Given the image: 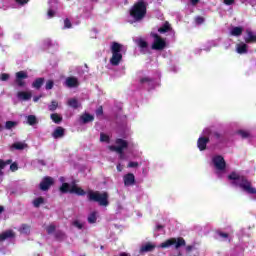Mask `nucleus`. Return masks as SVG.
<instances>
[{
  "mask_svg": "<svg viewBox=\"0 0 256 256\" xmlns=\"http://www.w3.org/2000/svg\"><path fill=\"white\" fill-rule=\"evenodd\" d=\"M116 145L109 146L110 151H115L119 155V159L124 161L125 159V149L128 150V153L133 157V159H139L142 155V152L139 150V145L133 140L127 141L121 138L116 139Z\"/></svg>",
  "mask_w": 256,
  "mask_h": 256,
  "instance_id": "obj_1",
  "label": "nucleus"
},
{
  "mask_svg": "<svg viewBox=\"0 0 256 256\" xmlns=\"http://www.w3.org/2000/svg\"><path fill=\"white\" fill-rule=\"evenodd\" d=\"M228 180L233 187L241 189V191L250 195L251 199H256V188L253 187V184H251L247 178L239 175L237 172H232L228 175Z\"/></svg>",
  "mask_w": 256,
  "mask_h": 256,
  "instance_id": "obj_2",
  "label": "nucleus"
},
{
  "mask_svg": "<svg viewBox=\"0 0 256 256\" xmlns=\"http://www.w3.org/2000/svg\"><path fill=\"white\" fill-rule=\"evenodd\" d=\"M147 13V4L145 1L140 0L130 10V15L128 17V23H137L145 17Z\"/></svg>",
  "mask_w": 256,
  "mask_h": 256,
  "instance_id": "obj_3",
  "label": "nucleus"
},
{
  "mask_svg": "<svg viewBox=\"0 0 256 256\" xmlns=\"http://www.w3.org/2000/svg\"><path fill=\"white\" fill-rule=\"evenodd\" d=\"M211 167L214 169L215 174L220 179L227 175V164L225 162V158L221 155H214L212 156Z\"/></svg>",
  "mask_w": 256,
  "mask_h": 256,
  "instance_id": "obj_4",
  "label": "nucleus"
},
{
  "mask_svg": "<svg viewBox=\"0 0 256 256\" xmlns=\"http://www.w3.org/2000/svg\"><path fill=\"white\" fill-rule=\"evenodd\" d=\"M110 50L112 53L110 64L113 65V67H117V65H119V63H121L123 60V54L121 52L125 51V46L117 42H112Z\"/></svg>",
  "mask_w": 256,
  "mask_h": 256,
  "instance_id": "obj_5",
  "label": "nucleus"
},
{
  "mask_svg": "<svg viewBox=\"0 0 256 256\" xmlns=\"http://www.w3.org/2000/svg\"><path fill=\"white\" fill-rule=\"evenodd\" d=\"M88 199L89 201H95L101 207H107L109 205V195L107 192L89 191Z\"/></svg>",
  "mask_w": 256,
  "mask_h": 256,
  "instance_id": "obj_6",
  "label": "nucleus"
},
{
  "mask_svg": "<svg viewBox=\"0 0 256 256\" xmlns=\"http://www.w3.org/2000/svg\"><path fill=\"white\" fill-rule=\"evenodd\" d=\"M150 47L153 51H163L167 47V40L161 38L159 34L151 32L150 34Z\"/></svg>",
  "mask_w": 256,
  "mask_h": 256,
  "instance_id": "obj_7",
  "label": "nucleus"
},
{
  "mask_svg": "<svg viewBox=\"0 0 256 256\" xmlns=\"http://www.w3.org/2000/svg\"><path fill=\"white\" fill-rule=\"evenodd\" d=\"M60 183H62V186L60 187L61 193H74L75 195H85V190H83L81 187H79L77 184H69L65 183V178L60 177Z\"/></svg>",
  "mask_w": 256,
  "mask_h": 256,
  "instance_id": "obj_8",
  "label": "nucleus"
},
{
  "mask_svg": "<svg viewBox=\"0 0 256 256\" xmlns=\"http://www.w3.org/2000/svg\"><path fill=\"white\" fill-rule=\"evenodd\" d=\"M140 83L145 89L151 91L152 89H155V87L161 85V74L158 73L156 77L144 76L140 79Z\"/></svg>",
  "mask_w": 256,
  "mask_h": 256,
  "instance_id": "obj_9",
  "label": "nucleus"
},
{
  "mask_svg": "<svg viewBox=\"0 0 256 256\" xmlns=\"http://www.w3.org/2000/svg\"><path fill=\"white\" fill-rule=\"evenodd\" d=\"M185 240L183 238H170L164 242H162L158 249H169V247H175V249H179V247H184Z\"/></svg>",
  "mask_w": 256,
  "mask_h": 256,
  "instance_id": "obj_10",
  "label": "nucleus"
},
{
  "mask_svg": "<svg viewBox=\"0 0 256 256\" xmlns=\"http://www.w3.org/2000/svg\"><path fill=\"white\" fill-rule=\"evenodd\" d=\"M209 135H211V129L205 128L197 141V147L199 151H205L207 149V143H209Z\"/></svg>",
  "mask_w": 256,
  "mask_h": 256,
  "instance_id": "obj_11",
  "label": "nucleus"
},
{
  "mask_svg": "<svg viewBox=\"0 0 256 256\" xmlns=\"http://www.w3.org/2000/svg\"><path fill=\"white\" fill-rule=\"evenodd\" d=\"M57 9H59V4L55 0H50L47 13L48 19H53L57 15Z\"/></svg>",
  "mask_w": 256,
  "mask_h": 256,
  "instance_id": "obj_12",
  "label": "nucleus"
},
{
  "mask_svg": "<svg viewBox=\"0 0 256 256\" xmlns=\"http://www.w3.org/2000/svg\"><path fill=\"white\" fill-rule=\"evenodd\" d=\"M27 77H29L27 75V72L25 71L17 72L16 80H15L16 85H18V87H25V79H27Z\"/></svg>",
  "mask_w": 256,
  "mask_h": 256,
  "instance_id": "obj_13",
  "label": "nucleus"
},
{
  "mask_svg": "<svg viewBox=\"0 0 256 256\" xmlns=\"http://www.w3.org/2000/svg\"><path fill=\"white\" fill-rule=\"evenodd\" d=\"M158 33H169L171 37H175V31H173L169 22L164 23L163 26L158 29Z\"/></svg>",
  "mask_w": 256,
  "mask_h": 256,
  "instance_id": "obj_14",
  "label": "nucleus"
},
{
  "mask_svg": "<svg viewBox=\"0 0 256 256\" xmlns=\"http://www.w3.org/2000/svg\"><path fill=\"white\" fill-rule=\"evenodd\" d=\"M53 185V178L45 177L40 183L41 191H47Z\"/></svg>",
  "mask_w": 256,
  "mask_h": 256,
  "instance_id": "obj_15",
  "label": "nucleus"
},
{
  "mask_svg": "<svg viewBox=\"0 0 256 256\" xmlns=\"http://www.w3.org/2000/svg\"><path fill=\"white\" fill-rule=\"evenodd\" d=\"M124 185L126 187H131V185H135V175L133 173H128L124 175Z\"/></svg>",
  "mask_w": 256,
  "mask_h": 256,
  "instance_id": "obj_16",
  "label": "nucleus"
},
{
  "mask_svg": "<svg viewBox=\"0 0 256 256\" xmlns=\"http://www.w3.org/2000/svg\"><path fill=\"white\" fill-rule=\"evenodd\" d=\"M15 238V232L13 230H6L0 234V243L7 241V239Z\"/></svg>",
  "mask_w": 256,
  "mask_h": 256,
  "instance_id": "obj_17",
  "label": "nucleus"
},
{
  "mask_svg": "<svg viewBox=\"0 0 256 256\" xmlns=\"http://www.w3.org/2000/svg\"><path fill=\"white\" fill-rule=\"evenodd\" d=\"M246 43H256V33L251 31V29L246 30V36L244 37Z\"/></svg>",
  "mask_w": 256,
  "mask_h": 256,
  "instance_id": "obj_18",
  "label": "nucleus"
},
{
  "mask_svg": "<svg viewBox=\"0 0 256 256\" xmlns=\"http://www.w3.org/2000/svg\"><path fill=\"white\" fill-rule=\"evenodd\" d=\"M65 85L69 88L79 87V80L75 77H68L65 80Z\"/></svg>",
  "mask_w": 256,
  "mask_h": 256,
  "instance_id": "obj_19",
  "label": "nucleus"
},
{
  "mask_svg": "<svg viewBox=\"0 0 256 256\" xmlns=\"http://www.w3.org/2000/svg\"><path fill=\"white\" fill-rule=\"evenodd\" d=\"M136 45H138V47H140V49L143 53H147V49L149 47V44L147 43V41H145L144 39H141V38L137 39Z\"/></svg>",
  "mask_w": 256,
  "mask_h": 256,
  "instance_id": "obj_20",
  "label": "nucleus"
},
{
  "mask_svg": "<svg viewBox=\"0 0 256 256\" xmlns=\"http://www.w3.org/2000/svg\"><path fill=\"white\" fill-rule=\"evenodd\" d=\"M63 135H65V129H63V127H57L54 130L52 137L54 139H61V137H63Z\"/></svg>",
  "mask_w": 256,
  "mask_h": 256,
  "instance_id": "obj_21",
  "label": "nucleus"
},
{
  "mask_svg": "<svg viewBox=\"0 0 256 256\" xmlns=\"http://www.w3.org/2000/svg\"><path fill=\"white\" fill-rule=\"evenodd\" d=\"M242 33L243 27L234 26L230 28V35H232L233 37H239Z\"/></svg>",
  "mask_w": 256,
  "mask_h": 256,
  "instance_id": "obj_22",
  "label": "nucleus"
},
{
  "mask_svg": "<svg viewBox=\"0 0 256 256\" xmlns=\"http://www.w3.org/2000/svg\"><path fill=\"white\" fill-rule=\"evenodd\" d=\"M236 52L239 53V55H245V53H247V44L243 42L237 44Z\"/></svg>",
  "mask_w": 256,
  "mask_h": 256,
  "instance_id": "obj_23",
  "label": "nucleus"
},
{
  "mask_svg": "<svg viewBox=\"0 0 256 256\" xmlns=\"http://www.w3.org/2000/svg\"><path fill=\"white\" fill-rule=\"evenodd\" d=\"M67 105L69 107H72V109H79V107H81V103H79V100H77L76 98L68 99Z\"/></svg>",
  "mask_w": 256,
  "mask_h": 256,
  "instance_id": "obj_24",
  "label": "nucleus"
},
{
  "mask_svg": "<svg viewBox=\"0 0 256 256\" xmlns=\"http://www.w3.org/2000/svg\"><path fill=\"white\" fill-rule=\"evenodd\" d=\"M17 97L20 101H29L31 99V92H18Z\"/></svg>",
  "mask_w": 256,
  "mask_h": 256,
  "instance_id": "obj_25",
  "label": "nucleus"
},
{
  "mask_svg": "<svg viewBox=\"0 0 256 256\" xmlns=\"http://www.w3.org/2000/svg\"><path fill=\"white\" fill-rule=\"evenodd\" d=\"M155 249V245L148 243L144 244L140 248V253H149V251H153Z\"/></svg>",
  "mask_w": 256,
  "mask_h": 256,
  "instance_id": "obj_26",
  "label": "nucleus"
},
{
  "mask_svg": "<svg viewBox=\"0 0 256 256\" xmlns=\"http://www.w3.org/2000/svg\"><path fill=\"white\" fill-rule=\"evenodd\" d=\"M19 232L21 233V235H29L31 233V227L27 224H22L19 227Z\"/></svg>",
  "mask_w": 256,
  "mask_h": 256,
  "instance_id": "obj_27",
  "label": "nucleus"
},
{
  "mask_svg": "<svg viewBox=\"0 0 256 256\" xmlns=\"http://www.w3.org/2000/svg\"><path fill=\"white\" fill-rule=\"evenodd\" d=\"M43 83H45V79L38 78L32 83V87H34V89H41Z\"/></svg>",
  "mask_w": 256,
  "mask_h": 256,
  "instance_id": "obj_28",
  "label": "nucleus"
},
{
  "mask_svg": "<svg viewBox=\"0 0 256 256\" xmlns=\"http://www.w3.org/2000/svg\"><path fill=\"white\" fill-rule=\"evenodd\" d=\"M80 119H81L82 123H91V121H93L94 117H93V115L86 113V114L82 115Z\"/></svg>",
  "mask_w": 256,
  "mask_h": 256,
  "instance_id": "obj_29",
  "label": "nucleus"
},
{
  "mask_svg": "<svg viewBox=\"0 0 256 256\" xmlns=\"http://www.w3.org/2000/svg\"><path fill=\"white\" fill-rule=\"evenodd\" d=\"M25 147H27L25 142H16L12 145V149H17L18 151H22V149H25Z\"/></svg>",
  "mask_w": 256,
  "mask_h": 256,
  "instance_id": "obj_30",
  "label": "nucleus"
},
{
  "mask_svg": "<svg viewBox=\"0 0 256 256\" xmlns=\"http://www.w3.org/2000/svg\"><path fill=\"white\" fill-rule=\"evenodd\" d=\"M43 203H45V199H43V197H38L33 200L34 207H41Z\"/></svg>",
  "mask_w": 256,
  "mask_h": 256,
  "instance_id": "obj_31",
  "label": "nucleus"
},
{
  "mask_svg": "<svg viewBox=\"0 0 256 256\" xmlns=\"http://www.w3.org/2000/svg\"><path fill=\"white\" fill-rule=\"evenodd\" d=\"M97 222V212H92L88 216V223H96Z\"/></svg>",
  "mask_w": 256,
  "mask_h": 256,
  "instance_id": "obj_32",
  "label": "nucleus"
},
{
  "mask_svg": "<svg viewBox=\"0 0 256 256\" xmlns=\"http://www.w3.org/2000/svg\"><path fill=\"white\" fill-rule=\"evenodd\" d=\"M238 135H240V137H242V139H249V137H251V133H249V131H245V130H240L238 132Z\"/></svg>",
  "mask_w": 256,
  "mask_h": 256,
  "instance_id": "obj_33",
  "label": "nucleus"
},
{
  "mask_svg": "<svg viewBox=\"0 0 256 256\" xmlns=\"http://www.w3.org/2000/svg\"><path fill=\"white\" fill-rule=\"evenodd\" d=\"M72 225L77 229H83V227H85V223H83L81 220H74Z\"/></svg>",
  "mask_w": 256,
  "mask_h": 256,
  "instance_id": "obj_34",
  "label": "nucleus"
},
{
  "mask_svg": "<svg viewBox=\"0 0 256 256\" xmlns=\"http://www.w3.org/2000/svg\"><path fill=\"white\" fill-rule=\"evenodd\" d=\"M28 125H35L37 123V118L34 115L27 116Z\"/></svg>",
  "mask_w": 256,
  "mask_h": 256,
  "instance_id": "obj_35",
  "label": "nucleus"
},
{
  "mask_svg": "<svg viewBox=\"0 0 256 256\" xmlns=\"http://www.w3.org/2000/svg\"><path fill=\"white\" fill-rule=\"evenodd\" d=\"M110 140H111V138L109 137V135H107L105 133L100 134L101 143H109Z\"/></svg>",
  "mask_w": 256,
  "mask_h": 256,
  "instance_id": "obj_36",
  "label": "nucleus"
},
{
  "mask_svg": "<svg viewBox=\"0 0 256 256\" xmlns=\"http://www.w3.org/2000/svg\"><path fill=\"white\" fill-rule=\"evenodd\" d=\"M11 163V160H8L7 162L0 159V176L3 175V169H5L6 165H9Z\"/></svg>",
  "mask_w": 256,
  "mask_h": 256,
  "instance_id": "obj_37",
  "label": "nucleus"
},
{
  "mask_svg": "<svg viewBox=\"0 0 256 256\" xmlns=\"http://www.w3.org/2000/svg\"><path fill=\"white\" fill-rule=\"evenodd\" d=\"M51 119L54 123H60L63 121V118L59 114H52Z\"/></svg>",
  "mask_w": 256,
  "mask_h": 256,
  "instance_id": "obj_38",
  "label": "nucleus"
},
{
  "mask_svg": "<svg viewBox=\"0 0 256 256\" xmlns=\"http://www.w3.org/2000/svg\"><path fill=\"white\" fill-rule=\"evenodd\" d=\"M217 235L221 238L222 241H229V234L225 232H218Z\"/></svg>",
  "mask_w": 256,
  "mask_h": 256,
  "instance_id": "obj_39",
  "label": "nucleus"
},
{
  "mask_svg": "<svg viewBox=\"0 0 256 256\" xmlns=\"http://www.w3.org/2000/svg\"><path fill=\"white\" fill-rule=\"evenodd\" d=\"M128 169H137L139 167V162L136 161H130L127 165Z\"/></svg>",
  "mask_w": 256,
  "mask_h": 256,
  "instance_id": "obj_40",
  "label": "nucleus"
},
{
  "mask_svg": "<svg viewBox=\"0 0 256 256\" xmlns=\"http://www.w3.org/2000/svg\"><path fill=\"white\" fill-rule=\"evenodd\" d=\"M59 107V103L57 101H52L51 104L48 106L49 111H55Z\"/></svg>",
  "mask_w": 256,
  "mask_h": 256,
  "instance_id": "obj_41",
  "label": "nucleus"
},
{
  "mask_svg": "<svg viewBox=\"0 0 256 256\" xmlns=\"http://www.w3.org/2000/svg\"><path fill=\"white\" fill-rule=\"evenodd\" d=\"M13 127H17V122L7 121L5 124L6 129H13Z\"/></svg>",
  "mask_w": 256,
  "mask_h": 256,
  "instance_id": "obj_42",
  "label": "nucleus"
},
{
  "mask_svg": "<svg viewBox=\"0 0 256 256\" xmlns=\"http://www.w3.org/2000/svg\"><path fill=\"white\" fill-rule=\"evenodd\" d=\"M55 229H56L55 225L50 224L49 226H47L46 231H47L48 235H51V234L55 233Z\"/></svg>",
  "mask_w": 256,
  "mask_h": 256,
  "instance_id": "obj_43",
  "label": "nucleus"
},
{
  "mask_svg": "<svg viewBox=\"0 0 256 256\" xmlns=\"http://www.w3.org/2000/svg\"><path fill=\"white\" fill-rule=\"evenodd\" d=\"M72 24H71V20H69V18H66L64 20V29H71Z\"/></svg>",
  "mask_w": 256,
  "mask_h": 256,
  "instance_id": "obj_44",
  "label": "nucleus"
},
{
  "mask_svg": "<svg viewBox=\"0 0 256 256\" xmlns=\"http://www.w3.org/2000/svg\"><path fill=\"white\" fill-rule=\"evenodd\" d=\"M15 3H17V5H27V3H29V0H14Z\"/></svg>",
  "mask_w": 256,
  "mask_h": 256,
  "instance_id": "obj_45",
  "label": "nucleus"
},
{
  "mask_svg": "<svg viewBox=\"0 0 256 256\" xmlns=\"http://www.w3.org/2000/svg\"><path fill=\"white\" fill-rule=\"evenodd\" d=\"M53 85H54L53 80H48L46 82V89L47 90L53 89Z\"/></svg>",
  "mask_w": 256,
  "mask_h": 256,
  "instance_id": "obj_46",
  "label": "nucleus"
},
{
  "mask_svg": "<svg viewBox=\"0 0 256 256\" xmlns=\"http://www.w3.org/2000/svg\"><path fill=\"white\" fill-rule=\"evenodd\" d=\"M195 21H196L197 25H201V23H203V21H205V19H203V17H201V16H198V17H196Z\"/></svg>",
  "mask_w": 256,
  "mask_h": 256,
  "instance_id": "obj_47",
  "label": "nucleus"
},
{
  "mask_svg": "<svg viewBox=\"0 0 256 256\" xmlns=\"http://www.w3.org/2000/svg\"><path fill=\"white\" fill-rule=\"evenodd\" d=\"M0 79L1 81H8L9 74H5V73L1 74Z\"/></svg>",
  "mask_w": 256,
  "mask_h": 256,
  "instance_id": "obj_48",
  "label": "nucleus"
},
{
  "mask_svg": "<svg viewBox=\"0 0 256 256\" xmlns=\"http://www.w3.org/2000/svg\"><path fill=\"white\" fill-rule=\"evenodd\" d=\"M96 115L99 117L101 115H103V107H99L97 110H96Z\"/></svg>",
  "mask_w": 256,
  "mask_h": 256,
  "instance_id": "obj_49",
  "label": "nucleus"
},
{
  "mask_svg": "<svg viewBox=\"0 0 256 256\" xmlns=\"http://www.w3.org/2000/svg\"><path fill=\"white\" fill-rule=\"evenodd\" d=\"M17 169H18L17 163H13L10 165V171H17Z\"/></svg>",
  "mask_w": 256,
  "mask_h": 256,
  "instance_id": "obj_50",
  "label": "nucleus"
},
{
  "mask_svg": "<svg viewBox=\"0 0 256 256\" xmlns=\"http://www.w3.org/2000/svg\"><path fill=\"white\" fill-rule=\"evenodd\" d=\"M235 3V0H224L225 5H233Z\"/></svg>",
  "mask_w": 256,
  "mask_h": 256,
  "instance_id": "obj_51",
  "label": "nucleus"
},
{
  "mask_svg": "<svg viewBox=\"0 0 256 256\" xmlns=\"http://www.w3.org/2000/svg\"><path fill=\"white\" fill-rule=\"evenodd\" d=\"M63 232H58L57 234H56V237H57V239H63Z\"/></svg>",
  "mask_w": 256,
  "mask_h": 256,
  "instance_id": "obj_52",
  "label": "nucleus"
},
{
  "mask_svg": "<svg viewBox=\"0 0 256 256\" xmlns=\"http://www.w3.org/2000/svg\"><path fill=\"white\" fill-rule=\"evenodd\" d=\"M40 99H41V96H35L33 98V101H34V103H37V101H39Z\"/></svg>",
  "mask_w": 256,
  "mask_h": 256,
  "instance_id": "obj_53",
  "label": "nucleus"
},
{
  "mask_svg": "<svg viewBox=\"0 0 256 256\" xmlns=\"http://www.w3.org/2000/svg\"><path fill=\"white\" fill-rule=\"evenodd\" d=\"M117 171L119 172L123 171V166L121 164L117 165Z\"/></svg>",
  "mask_w": 256,
  "mask_h": 256,
  "instance_id": "obj_54",
  "label": "nucleus"
},
{
  "mask_svg": "<svg viewBox=\"0 0 256 256\" xmlns=\"http://www.w3.org/2000/svg\"><path fill=\"white\" fill-rule=\"evenodd\" d=\"M191 5H197L199 3V0H190Z\"/></svg>",
  "mask_w": 256,
  "mask_h": 256,
  "instance_id": "obj_55",
  "label": "nucleus"
},
{
  "mask_svg": "<svg viewBox=\"0 0 256 256\" xmlns=\"http://www.w3.org/2000/svg\"><path fill=\"white\" fill-rule=\"evenodd\" d=\"M120 256H131V254L122 252V253H120Z\"/></svg>",
  "mask_w": 256,
  "mask_h": 256,
  "instance_id": "obj_56",
  "label": "nucleus"
},
{
  "mask_svg": "<svg viewBox=\"0 0 256 256\" xmlns=\"http://www.w3.org/2000/svg\"><path fill=\"white\" fill-rule=\"evenodd\" d=\"M46 43H47L48 47H50V45L52 44L50 39L46 40Z\"/></svg>",
  "mask_w": 256,
  "mask_h": 256,
  "instance_id": "obj_57",
  "label": "nucleus"
},
{
  "mask_svg": "<svg viewBox=\"0 0 256 256\" xmlns=\"http://www.w3.org/2000/svg\"><path fill=\"white\" fill-rule=\"evenodd\" d=\"M157 229H158V231H159V230L163 229V226L157 225Z\"/></svg>",
  "mask_w": 256,
  "mask_h": 256,
  "instance_id": "obj_58",
  "label": "nucleus"
},
{
  "mask_svg": "<svg viewBox=\"0 0 256 256\" xmlns=\"http://www.w3.org/2000/svg\"><path fill=\"white\" fill-rule=\"evenodd\" d=\"M3 35V30L0 28V37Z\"/></svg>",
  "mask_w": 256,
  "mask_h": 256,
  "instance_id": "obj_59",
  "label": "nucleus"
},
{
  "mask_svg": "<svg viewBox=\"0 0 256 256\" xmlns=\"http://www.w3.org/2000/svg\"><path fill=\"white\" fill-rule=\"evenodd\" d=\"M4 210L3 206H0V213Z\"/></svg>",
  "mask_w": 256,
  "mask_h": 256,
  "instance_id": "obj_60",
  "label": "nucleus"
},
{
  "mask_svg": "<svg viewBox=\"0 0 256 256\" xmlns=\"http://www.w3.org/2000/svg\"><path fill=\"white\" fill-rule=\"evenodd\" d=\"M186 249L187 251H191V246H188Z\"/></svg>",
  "mask_w": 256,
  "mask_h": 256,
  "instance_id": "obj_61",
  "label": "nucleus"
},
{
  "mask_svg": "<svg viewBox=\"0 0 256 256\" xmlns=\"http://www.w3.org/2000/svg\"><path fill=\"white\" fill-rule=\"evenodd\" d=\"M210 46H211V47H215V44L211 43Z\"/></svg>",
  "mask_w": 256,
  "mask_h": 256,
  "instance_id": "obj_62",
  "label": "nucleus"
},
{
  "mask_svg": "<svg viewBox=\"0 0 256 256\" xmlns=\"http://www.w3.org/2000/svg\"><path fill=\"white\" fill-rule=\"evenodd\" d=\"M92 1H97V0H92Z\"/></svg>",
  "mask_w": 256,
  "mask_h": 256,
  "instance_id": "obj_63",
  "label": "nucleus"
}]
</instances>
